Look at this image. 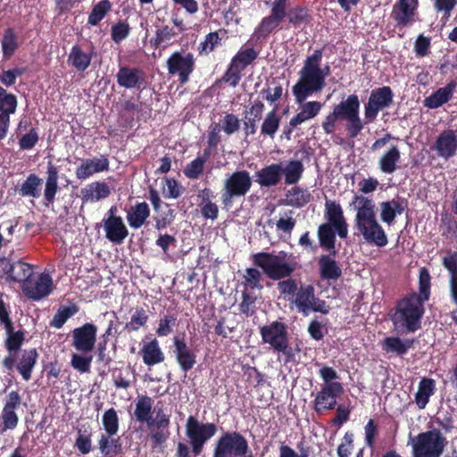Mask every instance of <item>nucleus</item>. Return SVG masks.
<instances>
[{"label": "nucleus", "mask_w": 457, "mask_h": 457, "mask_svg": "<svg viewBox=\"0 0 457 457\" xmlns=\"http://www.w3.org/2000/svg\"><path fill=\"white\" fill-rule=\"evenodd\" d=\"M148 321V315L144 308H137L130 318V321L127 322L124 329L128 332L137 331L144 327Z\"/></svg>", "instance_id": "53"}, {"label": "nucleus", "mask_w": 457, "mask_h": 457, "mask_svg": "<svg viewBox=\"0 0 457 457\" xmlns=\"http://www.w3.org/2000/svg\"><path fill=\"white\" fill-rule=\"evenodd\" d=\"M75 446L82 454H87L92 450L91 432L87 428H79Z\"/></svg>", "instance_id": "58"}, {"label": "nucleus", "mask_w": 457, "mask_h": 457, "mask_svg": "<svg viewBox=\"0 0 457 457\" xmlns=\"http://www.w3.org/2000/svg\"><path fill=\"white\" fill-rule=\"evenodd\" d=\"M253 180L249 171L236 170L223 181L220 200L224 209L232 207L235 200L245 197L250 191Z\"/></svg>", "instance_id": "7"}, {"label": "nucleus", "mask_w": 457, "mask_h": 457, "mask_svg": "<svg viewBox=\"0 0 457 457\" xmlns=\"http://www.w3.org/2000/svg\"><path fill=\"white\" fill-rule=\"evenodd\" d=\"M166 188L162 195L165 198H179L184 192V187L173 178H165Z\"/></svg>", "instance_id": "63"}, {"label": "nucleus", "mask_w": 457, "mask_h": 457, "mask_svg": "<svg viewBox=\"0 0 457 457\" xmlns=\"http://www.w3.org/2000/svg\"><path fill=\"white\" fill-rule=\"evenodd\" d=\"M20 403L21 402H6L1 415L4 431L16 428L19 419L15 412V409L20 405Z\"/></svg>", "instance_id": "45"}, {"label": "nucleus", "mask_w": 457, "mask_h": 457, "mask_svg": "<svg viewBox=\"0 0 457 457\" xmlns=\"http://www.w3.org/2000/svg\"><path fill=\"white\" fill-rule=\"evenodd\" d=\"M288 0H274L271 3L270 14L262 19L255 34L258 38H265L285 21L288 14Z\"/></svg>", "instance_id": "13"}, {"label": "nucleus", "mask_w": 457, "mask_h": 457, "mask_svg": "<svg viewBox=\"0 0 457 457\" xmlns=\"http://www.w3.org/2000/svg\"><path fill=\"white\" fill-rule=\"evenodd\" d=\"M105 238L113 245H120L129 236V229L122 218H111L102 220Z\"/></svg>", "instance_id": "24"}, {"label": "nucleus", "mask_w": 457, "mask_h": 457, "mask_svg": "<svg viewBox=\"0 0 457 457\" xmlns=\"http://www.w3.org/2000/svg\"><path fill=\"white\" fill-rule=\"evenodd\" d=\"M432 148L437 155L449 160L457 153V134L453 129H445L436 137Z\"/></svg>", "instance_id": "20"}, {"label": "nucleus", "mask_w": 457, "mask_h": 457, "mask_svg": "<svg viewBox=\"0 0 457 457\" xmlns=\"http://www.w3.org/2000/svg\"><path fill=\"white\" fill-rule=\"evenodd\" d=\"M112 436L101 434L98 448L104 457H115L122 453V445L120 438L111 439Z\"/></svg>", "instance_id": "41"}, {"label": "nucleus", "mask_w": 457, "mask_h": 457, "mask_svg": "<svg viewBox=\"0 0 457 457\" xmlns=\"http://www.w3.org/2000/svg\"><path fill=\"white\" fill-rule=\"evenodd\" d=\"M79 306L75 303L69 306H61L50 321V326L61 328L65 322L79 312Z\"/></svg>", "instance_id": "44"}, {"label": "nucleus", "mask_w": 457, "mask_h": 457, "mask_svg": "<svg viewBox=\"0 0 457 457\" xmlns=\"http://www.w3.org/2000/svg\"><path fill=\"white\" fill-rule=\"evenodd\" d=\"M259 53L253 47H241L232 57L230 63L221 77V81L236 87L242 78V71L258 58Z\"/></svg>", "instance_id": "8"}, {"label": "nucleus", "mask_w": 457, "mask_h": 457, "mask_svg": "<svg viewBox=\"0 0 457 457\" xmlns=\"http://www.w3.org/2000/svg\"><path fill=\"white\" fill-rule=\"evenodd\" d=\"M37 358L38 353L35 348L21 352L16 368L24 380L28 381L31 378L32 370L37 363Z\"/></svg>", "instance_id": "30"}, {"label": "nucleus", "mask_w": 457, "mask_h": 457, "mask_svg": "<svg viewBox=\"0 0 457 457\" xmlns=\"http://www.w3.org/2000/svg\"><path fill=\"white\" fill-rule=\"evenodd\" d=\"M97 327L87 322L71 331V345L79 353H88L96 343Z\"/></svg>", "instance_id": "14"}, {"label": "nucleus", "mask_w": 457, "mask_h": 457, "mask_svg": "<svg viewBox=\"0 0 457 457\" xmlns=\"http://www.w3.org/2000/svg\"><path fill=\"white\" fill-rule=\"evenodd\" d=\"M309 10L301 5H296L288 10L287 19L288 23L294 28H298L303 24H307L310 21Z\"/></svg>", "instance_id": "46"}, {"label": "nucleus", "mask_w": 457, "mask_h": 457, "mask_svg": "<svg viewBox=\"0 0 457 457\" xmlns=\"http://www.w3.org/2000/svg\"><path fill=\"white\" fill-rule=\"evenodd\" d=\"M336 233L335 227L328 223H323L318 228V238L321 247L331 251L333 256L336 255Z\"/></svg>", "instance_id": "38"}, {"label": "nucleus", "mask_w": 457, "mask_h": 457, "mask_svg": "<svg viewBox=\"0 0 457 457\" xmlns=\"http://www.w3.org/2000/svg\"><path fill=\"white\" fill-rule=\"evenodd\" d=\"M394 102V93L390 87L383 86L373 89L364 105V125L372 123L380 111L388 108Z\"/></svg>", "instance_id": "12"}, {"label": "nucleus", "mask_w": 457, "mask_h": 457, "mask_svg": "<svg viewBox=\"0 0 457 457\" xmlns=\"http://www.w3.org/2000/svg\"><path fill=\"white\" fill-rule=\"evenodd\" d=\"M217 432V427L213 423H201L194 416H189L186 423V435L192 446L195 455H199L205 443Z\"/></svg>", "instance_id": "10"}, {"label": "nucleus", "mask_w": 457, "mask_h": 457, "mask_svg": "<svg viewBox=\"0 0 457 457\" xmlns=\"http://www.w3.org/2000/svg\"><path fill=\"white\" fill-rule=\"evenodd\" d=\"M166 65L169 74L178 76L179 83L185 85L195 71V58L190 52L175 51L167 59Z\"/></svg>", "instance_id": "11"}, {"label": "nucleus", "mask_w": 457, "mask_h": 457, "mask_svg": "<svg viewBox=\"0 0 457 457\" xmlns=\"http://www.w3.org/2000/svg\"><path fill=\"white\" fill-rule=\"evenodd\" d=\"M94 54L93 46L90 53H86L79 45L76 44L71 47L68 54L67 62L77 71L83 72L90 66Z\"/></svg>", "instance_id": "28"}, {"label": "nucleus", "mask_w": 457, "mask_h": 457, "mask_svg": "<svg viewBox=\"0 0 457 457\" xmlns=\"http://www.w3.org/2000/svg\"><path fill=\"white\" fill-rule=\"evenodd\" d=\"M424 314L423 303L416 293L398 301L395 312H390V320L396 331L415 332L420 328Z\"/></svg>", "instance_id": "5"}, {"label": "nucleus", "mask_w": 457, "mask_h": 457, "mask_svg": "<svg viewBox=\"0 0 457 457\" xmlns=\"http://www.w3.org/2000/svg\"><path fill=\"white\" fill-rule=\"evenodd\" d=\"M25 340V332L17 330L14 334L6 337L4 346L10 354H15L21 347Z\"/></svg>", "instance_id": "57"}, {"label": "nucleus", "mask_w": 457, "mask_h": 457, "mask_svg": "<svg viewBox=\"0 0 457 457\" xmlns=\"http://www.w3.org/2000/svg\"><path fill=\"white\" fill-rule=\"evenodd\" d=\"M301 105L300 112L293 116L289 120V125L292 128H296L298 125L306 120L315 118L322 109L323 104L319 101L306 100Z\"/></svg>", "instance_id": "29"}, {"label": "nucleus", "mask_w": 457, "mask_h": 457, "mask_svg": "<svg viewBox=\"0 0 457 457\" xmlns=\"http://www.w3.org/2000/svg\"><path fill=\"white\" fill-rule=\"evenodd\" d=\"M135 416L137 421L145 422L147 427L151 428L153 423L151 402H137L135 410Z\"/></svg>", "instance_id": "55"}, {"label": "nucleus", "mask_w": 457, "mask_h": 457, "mask_svg": "<svg viewBox=\"0 0 457 457\" xmlns=\"http://www.w3.org/2000/svg\"><path fill=\"white\" fill-rule=\"evenodd\" d=\"M382 349L386 353H395L398 356L406 354L403 341L398 337H387L382 341Z\"/></svg>", "instance_id": "52"}, {"label": "nucleus", "mask_w": 457, "mask_h": 457, "mask_svg": "<svg viewBox=\"0 0 457 457\" xmlns=\"http://www.w3.org/2000/svg\"><path fill=\"white\" fill-rule=\"evenodd\" d=\"M287 204L295 207H303L309 203L311 195L299 187H294L287 192Z\"/></svg>", "instance_id": "50"}, {"label": "nucleus", "mask_w": 457, "mask_h": 457, "mask_svg": "<svg viewBox=\"0 0 457 457\" xmlns=\"http://www.w3.org/2000/svg\"><path fill=\"white\" fill-rule=\"evenodd\" d=\"M319 267L322 279L337 280L342 275L341 268L330 255H321L319 259Z\"/></svg>", "instance_id": "32"}, {"label": "nucleus", "mask_w": 457, "mask_h": 457, "mask_svg": "<svg viewBox=\"0 0 457 457\" xmlns=\"http://www.w3.org/2000/svg\"><path fill=\"white\" fill-rule=\"evenodd\" d=\"M262 341L269 345L274 351L288 339L287 326L275 320L259 328Z\"/></svg>", "instance_id": "15"}, {"label": "nucleus", "mask_w": 457, "mask_h": 457, "mask_svg": "<svg viewBox=\"0 0 457 457\" xmlns=\"http://www.w3.org/2000/svg\"><path fill=\"white\" fill-rule=\"evenodd\" d=\"M418 7L419 0H397L391 12L395 27L403 29L413 23Z\"/></svg>", "instance_id": "16"}, {"label": "nucleus", "mask_w": 457, "mask_h": 457, "mask_svg": "<svg viewBox=\"0 0 457 457\" xmlns=\"http://www.w3.org/2000/svg\"><path fill=\"white\" fill-rule=\"evenodd\" d=\"M116 80L120 87L131 89L143 90L145 87V72L139 67L120 66Z\"/></svg>", "instance_id": "18"}, {"label": "nucleus", "mask_w": 457, "mask_h": 457, "mask_svg": "<svg viewBox=\"0 0 457 457\" xmlns=\"http://www.w3.org/2000/svg\"><path fill=\"white\" fill-rule=\"evenodd\" d=\"M262 274L255 268H247L245 273L243 276L242 284L245 287V290L248 289H262V285L261 284Z\"/></svg>", "instance_id": "54"}, {"label": "nucleus", "mask_w": 457, "mask_h": 457, "mask_svg": "<svg viewBox=\"0 0 457 457\" xmlns=\"http://www.w3.org/2000/svg\"><path fill=\"white\" fill-rule=\"evenodd\" d=\"M174 354L182 371L187 372L196 363V353L187 344L184 337H174Z\"/></svg>", "instance_id": "21"}, {"label": "nucleus", "mask_w": 457, "mask_h": 457, "mask_svg": "<svg viewBox=\"0 0 457 457\" xmlns=\"http://www.w3.org/2000/svg\"><path fill=\"white\" fill-rule=\"evenodd\" d=\"M419 290L421 303L428 300L430 295V275L426 268H423L419 276Z\"/></svg>", "instance_id": "59"}, {"label": "nucleus", "mask_w": 457, "mask_h": 457, "mask_svg": "<svg viewBox=\"0 0 457 457\" xmlns=\"http://www.w3.org/2000/svg\"><path fill=\"white\" fill-rule=\"evenodd\" d=\"M46 174L47 177L45 185L44 198L47 204H53L58 191L59 175L57 168L51 162L48 163Z\"/></svg>", "instance_id": "37"}, {"label": "nucleus", "mask_w": 457, "mask_h": 457, "mask_svg": "<svg viewBox=\"0 0 457 457\" xmlns=\"http://www.w3.org/2000/svg\"><path fill=\"white\" fill-rule=\"evenodd\" d=\"M110 167L109 159L105 155L92 159H84L75 170L76 178L85 180L96 173L107 171Z\"/></svg>", "instance_id": "22"}, {"label": "nucleus", "mask_w": 457, "mask_h": 457, "mask_svg": "<svg viewBox=\"0 0 457 457\" xmlns=\"http://www.w3.org/2000/svg\"><path fill=\"white\" fill-rule=\"evenodd\" d=\"M281 117L277 113L276 110L269 112L262 123L261 135L269 137L271 139L275 137L276 133L279 129Z\"/></svg>", "instance_id": "42"}, {"label": "nucleus", "mask_w": 457, "mask_h": 457, "mask_svg": "<svg viewBox=\"0 0 457 457\" xmlns=\"http://www.w3.org/2000/svg\"><path fill=\"white\" fill-rule=\"evenodd\" d=\"M322 57V49H316L304 59L298 72V79L292 87V94L296 104H303L308 97L324 89L326 82L320 78L319 71Z\"/></svg>", "instance_id": "4"}, {"label": "nucleus", "mask_w": 457, "mask_h": 457, "mask_svg": "<svg viewBox=\"0 0 457 457\" xmlns=\"http://www.w3.org/2000/svg\"><path fill=\"white\" fill-rule=\"evenodd\" d=\"M360 100L356 94H352L345 100L333 107L322 121V129L327 135L336 131L337 122L345 120V131L350 138H355L364 129V122L360 117Z\"/></svg>", "instance_id": "3"}, {"label": "nucleus", "mask_w": 457, "mask_h": 457, "mask_svg": "<svg viewBox=\"0 0 457 457\" xmlns=\"http://www.w3.org/2000/svg\"><path fill=\"white\" fill-rule=\"evenodd\" d=\"M281 171V163L266 165L254 173L255 182L262 188L276 187L282 179Z\"/></svg>", "instance_id": "23"}, {"label": "nucleus", "mask_w": 457, "mask_h": 457, "mask_svg": "<svg viewBox=\"0 0 457 457\" xmlns=\"http://www.w3.org/2000/svg\"><path fill=\"white\" fill-rule=\"evenodd\" d=\"M352 204L356 205L353 223L357 234L361 236L367 243L378 247L386 246L388 243L387 236L377 220L374 201L362 195H356L353 196Z\"/></svg>", "instance_id": "2"}, {"label": "nucleus", "mask_w": 457, "mask_h": 457, "mask_svg": "<svg viewBox=\"0 0 457 457\" xmlns=\"http://www.w3.org/2000/svg\"><path fill=\"white\" fill-rule=\"evenodd\" d=\"M140 353L144 363L147 366H153L164 361V354L156 339H153L149 343L144 345L140 350Z\"/></svg>", "instance_id": "34"}, {"label": "nucleus", "mask_w": 457, "mask_h": 457, "mask_svg": "<svg viewBox=\"0 0 457 457\" xmlns=\"http://www.w3.org/2000/svg\"><path fill=\"white\" fill-rule=\"evenodd\" d=\"M2 51L4 58L8 60L15 53L19 47L18 37L12 28H7L1 40Z\"/></svg>", "instance_id": "43"}, {"label": "nucleus", "mask_w": 457, "mask_h": 457, "mask_svg": "<svg viewBox=\"0 0 457 457\" xmlns=\"http://www.w3.org/2000/svg\"><path fill=\"white\" fill-rule=\"evenodd\" d=\"M32 268L29 263L21 260L13 262V272L11 274L10 281L22 282L29 280L32 277Z\"/></svg>", "instance_id": "51"}, {"label": "nucleus", "mask_w": 457, "mask_h": 457, "mask_svg": "<svg viewBox=\"0 0 457 457\" xmlns=\"http://www.w3.org/2000/svg\"><path fill=\"white\" fill-rule=\"evenodd\" d=\"M110 195V187L103 181L92 182L80 190L82 204L97 202L107 198Z\"/></svg>", "instance_id": "27"}, {"label": "nucleus", "mask_w": 457, "mask_h": 457, "mask_svg": "<svg viewBox=\"0 0 457 457\" xmlns=\"http://www.w3.org/2000/svg\"><path fill=\"white\" fill-rule=\"evenodd\" d=\"M324 216L327 223L335 227L340 238H346L348 235V225L344 216V211L339 203L335 200H326Z\"/></svg>", "instance_id": "19"}, {"label": "nucleus", "mask_w": 457, "mask_h": 457, "mask_svg": "<svg viewBox=\"0 0 457 457\" xmlns=\"http://www.w3.org/2000/svg\"><path fill=\"white\" fill-rule=\"evenodd\" d=\"M177 325V317L175 315L167 314L161 318L158 328H156V334L158 337L169 336L173 328Z\"/></svg>", "instance_id": "62"}, {"label": "nucleus", "mask_w": 457, "mask_h": 457, "mask_svg": "<svg viewBox=\"0 0 457 457\" xmlns=\"http://www.w3.org/2000/svg\"><path fill=\"white\" fill-rule=\"evenodd\" d=\"M150 216V208L147 203H137L127 214V220L132 228H141Z\"/></svg>", "instance_id": "31"}, {"label": "nucleus", "mask_w": 457, "mask_h": 457, "mask_svg": "<svg viewBox=\"0 0 457 457\" xmlns=\"http://www.w3.org/2000/svg\"><path fill=\"white\" fill-rule=\"evenodd\" d=\"M42 179L37 174L30 173L27 179L18 186L17 191L21 196H30L38 198L40 196V187L42 185Z\"/></svg>", "instance_id": "35"}, {"label": "nucleus", "mask_w": 457, "mask_h": 457, "mask_svg": "<svg viewBox=\"0 0 457 457\" xmlns=\"http://www.w3.org/2000/svg\"><path fill=\"white\" fill-rule=\"evenodd\" d=\"M52 287L53 280L50 275L42 273L36 279L30 277L25 281L22 284V291L29 299L38 301L51 293Z\"/></svg>", "instance_id": "17"}, {"label": "nucleus", "mask_w": 457, "mask_h": 457, "mask_svg": "<svg viewBox=\"0 0 457 457\" xmlns=\"http://www.w3.org/2000/svg\"><path fill=\"white\" fill-rule=\"evenodd\" d=\"M256 296L248 291H242V301L239 303V312L246 317L253 316L256 312Z\"/></svg>", "instance_id": "56"}, {"label": "nucleus", "mask_w": 457, "mask_h": 457, "mask_svg": "<svg viewBox=\"0 0 457 457\" xmlns=\"http://www.w3.org/2000/svg\"><path fill=\"white\" fill-rule=\"evenodd\" d=\"M227 29H220L217 31L210 32L205 37L203 42L198 46V53L200 55L209 54L213 52L216 47L221 45V41L227 37Z\"/></svg>", "instance_id": "36"}, {"label": "nucleus", "mask_w": 457, "mask_h": 457, "mask_svg": "<svg viewBox=\"0 0 457 457\" xmlns=\"http://www.w3.org/2000/svg\"><path fill=\"white\" fill-rule=\"evenodd\" d=\"M249 452L247 440L239 432H226L216 442L212 457H242Z\"/></svg>", "instance_id": "9"}, {"label": "nucleus", "mask_w": 457, "mask_h": 457, "mask_svg": "<svg viewBox=\"0 0 457 457\" xmlns=\"http://www.w3.org/2000/svg\"><path fill=\"white\" fill-rule=\"evenodd\" d=\"M412 457H440L447 445L446 438L440 430L431 429L416 436L410 434Z\"/></svg>", "instance_id": "6"}, {"label": "nucleus", "mask_w": 457, "mask_h": 457, "mask_svg": "<svg viewBox=\"0 0 457 457\" xmlns=\"http://www.w3.org/2000/svg\"><path fill=\"white\" fill-rule=\"evenodd\" d=\"M18 105L17 97L0 86V114H13Z\"/></svg>", "instance_id": "49"}, {"label": "nucleus", "mask_w": 457, "mask_h": 457, "mask_svg": "<svg viewBox=\"0 0 457 457\" xmlns=\"http://www.w3.org/2000/svg\"><path fill=\"white\" fill-rule=\"evenodd\" d=\"M401 159V153L396 145H392L379 159V169L383 173L392 174L397 169V162Z\"/></svg>", "instance_id": "40"}, {"label": "nucleus", "mask_w": 457, "mask_h": 457, "mask_svg": "<svg viewBox=\"0 0 457 457\" xmlns=\"http://www.w3.org/2000/svg\"><path fill=\"white\" fill-rule=\"evenodd\" d=\"M253 262L263 272L278 283V290L284 299L292 303L298 312L307 316L311 312L327 314L329 306L324 300L315 295V287L312 284L300 283L290 276L295 270V266L283 262L279 256L270 253L261 252L253 254Z\"/></svg>", "instance_id": "1"}, {"label": "nucleus", "mask_w": 457, "mask_h": 457, "mask_svg": "<svg viewBox=\"0 0 457 457\" xmlns=\"http://www.w3.org/2000/svg\"><path fill=\"white\" fill-rule=\"evenodd\" d=\"M407 200L404 198H394L390 201L380 203V219L384 223L391 225L397 215H401L407 208Z\"/></svg>", "instance_id": "26"}, {"label": "nucleus", "mask_w": 457, "mask_h": 457, "mask_svg": "<svg viewBox=\"0 0 457 457\" xmlns=\"http://www.w3.org/2000/svg\"><path fill=\"white\" fill-rule=\"evenodd\" d=\"M177 35V32L173 28L168 25L157 29L155 36L151 38L150 44L155 49L160 47H166L173 37Z\"/></svg>", "instance_id": "48"}, {"label": "nucleus", "mask_w": 457, "mask_h": 457, "mask_svg": "<svg viewBox=\"0 0 457 457\" xmlns=\"http://www.w3.org/2000/svg\"><path fill=\"white\" fill-rule=\"evenodd\" d=\"M457 81L453 79L444 87H439L424 100V105L429 109H437L448 103L456 89Z\"/></svg>", "instance_id": "25"}, {"label": "nucleus", "mask_w": 457, "mask_h": 457, "mask_svg": "<svg viewBox=\"0 0 457 457\" xmlns=\"http://www.w3.org/2000/svg\"><path fill=\"white\" fill-rule=\"evenodd\" d=\"M103 424L106 431L105 435L113 436L117 433L119 428L118 416L112 408L104 412L103 416Z\"/></svg>", "instance_id": "61"}, {"label": "nucleus", "mask_w": 457, "mask_h": 457, "mask_svg": "<svg viewBox=\"0 0 457 457\" xmlns=\"http://www.w3.org/2000/svg\"><path fill=\"white\" fill-rule=\"evenodd\" d=\"M112 10V3L109 0H101L92 8L87 18V24L96 26Z\"/></svg>", "instance_id": "47"}, {"label": "nucleus", "mask_w": 457, "mask_h": 457, "mask_svg": "<svg viewBox=\"0 0 457 457\" xmlns=\"http://www.w3.org/2000/svg\"><path fill=\"white\" fill-rule=\"evenodd\" d=\"M130 28L126 21H118L112 26L111 37L115 43L123 41L129 34Z\"/></svg>", "instance_id": "64"}, {"label": "nucleus", "mask_w": 457, "mask_h": 457, "mask_svg": "<svg viewBox=\"0 0 457 457\" xmlns=\"http://www.w3.org/2000/svg\"><path fill=\"white\" fill-rule=\"evenodd\" d=\"M304 166L302 161L289 160L285 167L282 166L281 176H284L285 184L295 185L303 177Z\"/></svg>", "instance_id": "39"}, {"label": "nucleus", "mask_w": 457, "mask_h": 457, "mask_svg": "<svg viewBox=\"0 0 457 457\" xmlns=\"http://www.w3.org/2000/svg\"><path fill=\"white\" fill-rule=\"evenodd\" d=\"M204 161L196 157L187 164L184 174L189 179H198L204 170Z\"/></svg>", "instance_id": "60"}, {"label": "nucleus", "mask_w": 457, "mask_h": 457, "mask_svg": "<svg viewBox=\"0 0 457 457\" xmlns=\"http://www.w3.org/2000/svg\"><path fill=\"white\" fill-rule=\"evenodd\" d=\"M264 111V104L259 100L250 107L249 112H245L244 121L245 134L246 136L255 134L257 130V122L261 120Z\"/></svg>", "instance_id": "33"}]
</instances>
